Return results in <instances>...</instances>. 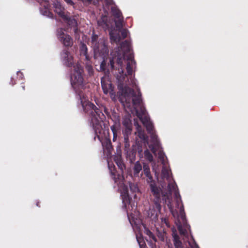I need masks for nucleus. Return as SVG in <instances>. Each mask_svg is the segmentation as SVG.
<instances>
[{
  "label": "nucleus",
  "mask_w": 248,
  "mask_h": 248,
  "mask_svg": "<svg viewBox=\"0 0 248 248\" xmlns=\"http://www.w3.org/2000/svg\"><path fill=\"white\" fill-rule=\"evenodd\" d=\"M101 83L103 92L107 94L108 93H112L113 92V88L110 81L108 79V78L105 75L101 79Z\"/></svg>",
  "instance_id": "8"
},
{
  "label": "nucleus",
  "mask_w": 248,
  "mask_h": 248,
  "mask_svg": "<svg viewBox=\"0 0 248 248\" xmlns=\"http://www.w3.org/2000/svg\"><path fill=\"white\" fill-rule=\"evenodd\" d=\"M144 157L145 159L150 162L153 161V156L150 151L146 149L144 152Z\"/></svg>",
  "instance_id": "29"
},
{
  "label": "nucleus",
  "mask_w": 248,
  "mask_h": 248,
  "mask_svg": "<svg viewBox=\"0 0 248 248\" xmlns=\"http://www.w3.org/2000/svg\"><path fill=\"white\" fill-rule=\"evenodd\" d=\"M108 168L110 171V174L111 175V177L113 179V180L114 181L115 183H117L118 182V180H120L121 178V175L119 174H117L115 169L114 168V166L113 167H110V164L109 163H108Z\"/></svg>",
  "instance_id": "18"
},
{
  "label": "nucleus",
  "mask_w": 248,
  "mask_h": 248,
  "mask_svg": "<svg viewBox=\"0 0 248 248\" xmlns=\"http://www.w3.org/2000/svg\"><path fill=\"white\" fill-rule=\"evenodd\" d=\"M10 84L12 85H14L16 84V82L15 80H14V79L13 78H11V82H10Z\"/></svg>",
  "instance_id": "47"
},
{
  "label": "nucleus",
  "mask_w": 248,
  "mask_h": 248,
  "mask_svg": "<svg viewBox=\"0 0 248 248\" xmlns=\"http://www.w3.org/2000/svg\"><path fill=\"white\" fill-rule=\"evenodd\" d=\"M52 4L54 12L61 18L65 17L66 14L65 13V9L61 2L58 0H54Z\"/></svg>",
  "instance_id": "9"
},
{
  "label": "nucleus",
  "mask_w": 248,
  "mask_h": 248,
  "mask_svg": "<svg viewBox=\"0 0 248 248\" xmlns=\"http://www.w3.org/2000/svg\"><path fill=\"white\" fill-rule=\"evenodd\" d=\"M122 200L123 207L126 209L127 205H128L130 202V198L128 194V191L127 187L124 189V194L122 195Z\"/></svg>",
  "instance_id": "15"
},
{
  "label": "nucleus",
  "mask_w": 248,
  "mask_h": 248,
  "mask_svg": "<svg viewBox=\"0 0 248 248\" xmlns=\"http://www.w3.org/2000/svg\"><path fill=\"white\" fill-rule=\"evenodd\" d=\"M130 143L129 142L124 143V152L127 151L128 150L130 149Z\"/></svg>",
  "instance_id": "39"
},
{
  "label": "nucleus",
  "mask_w": 248,
  "mask_h": 248,
  "mask_svg": "<svg viewBox=\"0 0 248 248\" xmlns=\"http://www.w3.org/2000/svg\"><path fill=\"white\" fill-rule=\"evenodd\" d=\"M36 206H38V207H40V205H39V202H37L36 203Z\"/></svg>",
  "instance_id": "50"
},
{
  "label": "nucleus",
  "mask_w": 248,
  "mask_h": 248,
  "mask_svg": "<svg viewBox=\"0 0 248 248\" xmlns=\"http://www.w3.org/2000/svg\"><path fill=\"white\" fill-rule=\"evenodd\" d=\"M70 28H74V31L75 33L78 32V23L77 20L73 17H70L67 14L65 17L62 18Z\"/></svg>",
  "instance_id": "10"
},
{
  "label": "nucleus",
  "mask_w": 248,
  "mask_h": 248,
  "mask_svg": "<svg viewBox=\"0 0 248 248\" xmlns=\"http://www.w3.org/2000/svg\"><path fill=\"white\" fill-rule=\"evenodd\" d=\"M152 194L154 197L155 207L158 213L161 209V203L170 202L169 196L167 192H163L162 188L156 184L155 181L148 183Z\"/></svg>",
  "instance_id": "4"
},
{
  "label": "nucleus",
  "mask_w": 248,
  "mask_h": 248,
  "mask_svg": "<svg viewBox=\"0 0 248 248\" xmlns=\"http://www.w3.org/2000/svg\"><path fill=\"white\" fill-rule=\"evenodd\" d=\"M134 174L135 176H138L139 173L142 170V166L139 161H137L134 165L133 168Z\"/></svg>",
  "instance_id": "23"
},
{
  "label": "nucleus",
  "mask_w": 248,
  "mask_h": 248,
  "mask_svg": "<svg viewBox=\"0 0 248 248\" xmlns=\"http://www.w3.org/2000/svg\"><path fill=\"white\" fill-rule=\"evenodd\" d=\"M143 172L144 175L147 177V182L149 183L154 181L153 177L151 174L150 169L149 165L146 163H143Z\"/></svg>",
  "instance_id": "12"
},
{
  "label": "nucleus",
  "mask_w": 248,
  "mask_h": 248,
  "mask_svg": "<svg viewBox=\"0 0 248 248\" xmlns=\"http://www.w3.org/2000/svg\"><path fill=\"white\" fill-rule=\"evenodd\" d=\"M67 3H69V4H73V1H72V0H64Z\"/></svg>",
  "instance_id": "48"
},
{
  "label": "nucleus",
  "mask_w": 248,
  "mask_h": 248,
  "mask_svg": "<svg viewBox=\"0 0 248 248\" xmlns=\"http://www.w3.org/2000/svg\"><path fill=\"white\" fill-rule=\"evenodd\" d=\"M188 228V226L186 224L183 225L180 224L178 226V229L181 236L188 238V235L187 229Z\"/></svg>",
  "instance_id": "16"
},
{
  "label": "nucleus",
  "mask_w": 248,
  "mask_h": 248,
  "mask_svg": "<svg viewBox=\"0 0 248 248\" xmlns=\"http://www.w3.org/2000/svg\"><path fill=\"white\" fill-rule=\"evenodd\" d=\"M117 79L119 82L118 88L120 93L119 100L122 103L125 102L127 104H130L131 97H133L132 99L133 105L136 107L140 106L142 103V100L141 98V93L140 91L139 90L138 93L136 95L133 89L127 86H124V84L126 85H129L137 88V85L133 76L132 75L130 78V76L126 74V77H125L124 81H121L119 79Z\"/></svg>",
  "instance_id": "3"
},
{
  "label": "nucleus",
  "mask_w": 248,
  "mask_h": 248,
  "mask_svg": "<svg viewBox=\"0 0 248 248\" xmlns=\"http://www.w3.org/2000/svg\"><path fill=\"white\" fill-rule=\"evenodd\" d=\"M115 161L119 169H120L121 170H123V167L124 166V163L122 161L121 159L120 158H117L116 159H115Z\"/></svg>",
  "instance_id": "36"
},
{
  "label": "nucleus",
  "mask_w": 248,
  "mask_h": 248,
  "mask_svg": "<svg viewBox=\"0 0 248 248\" xmlns=\"http://www.w3.org/2000/svg\"><path fill=\"white\" fill-rule=\"evenodd\" d=\"M103 109H104V111L105 113V114L107 115H109V112L108 111V109L106 107H103Z\"/></svg>",
  "instance_id": "43"
},
{
  "label": "nucleus",
  "mask_w": 248,
  "mask_h": 248,
  "mask_svg": "<svg viewBox=\"0 0 248 248\" xmlns=\"http://www.w3.org/2000/svg\"><path fill=\"white\" fill-rule=\"evenodd\" d=\"M104 148L107 150L108 154H111L113 150V147L109 139H106L105 141L102 143Z\"/></svg>",
  "instance_id": "19"
},
{
  "label": "nucleus",
  "mask_w": 248,
  "mask_h": 248,
  "mask_svg": "<svg viewBox=\"0 0 248 248\" xmlns=\"http://www.w3.org/2000/svg\"><path fill=\"white\" fill-rule=\"evenodd\" d=\"M138 137L144 142H147L148 140V137L145 133L144 131L141 130V128L140 125H138Z\"/></svg>",
  "instance_id": "22"
},
{
  "label": "nucleus",
  "mask_w": 248,
  "mask_h": 248,
  "mask_svg": "<svg viewBox=\"0 0 248 248\" xmlns=\"http://www.w3.org/2000/svg\"><path fill=\"white\" fill-rule=\"evenodd\" d=\"M188 246L186 247V248H200L198 245L195 243L191 244L190 242H188Z\"/></svg>",
  "instance_id": "38"
},
{
  "label": "nucleus",
  "mask_w": 248,
  "mask_h": 248,
  "mask_svg": "<svg viewBox=\"0 0 248 248\" xmlns=\"http://www.w3.org/2000/svg\"><path fill=\"white\" fill-rule=\"evenodd\" d=\"M74 72L71 76V84L75 89L78 99L80 100L85 113L90 115L91 119V124L94 130L95 134L98 140H102L101 134L103 132L101 123L105 119L106 117L102 110L98 108L93 103L87 101L83 92L79 89H76L77 86H82L83 78L82 73L83 69L81 66L78 63L74 65Z\"/></svg>",
  "instance_id": "1"
},
{
  "label": "nucleus",
  "mask_w": 248,
  "mask_h": 248,
  "mask_svg": "<svg viewBox=\"0 0 248 248\" xmlns=\"http://www.w3.org/2000/svg\"><path fill=\"white\" fill-rule=\"evenodd\" d=\"M106 63L105 61H103L100 64V69L101 70L104 71L106 73V75L107 74V73H109V70L106 71Z\"/></svg>",
  "instance_id": "37"
},
{
  "label": "nucleus",
  "mask_w": 248,
  "mask_h": 248,
  "mask_svg": "<svg viewBox=\"0 0 248 248\" xmlns=\"http://www.w3.org/2000/svg\"><path fill=\"white\" fill-rule=\"evenodd\" d=\"M110 129L113 133V141H115L117 140V133L119 129L115 124L111 125L110 126Z\"/></svg>",
  "instance_id": "24"
},
{
  "label": "nucleus",
  "mask_w": 248,
  "mask_h": 248,
  "mask_svg": "<svg viewBox=\"0 0 248 248\" xmlns=\"http://www.w3.org/2000/svg\"><path fill=\"white\" fill-rule=\"evenodd\" d=\"M150 247L151 248H156L155 243H150Z\"/></svg>",
  "instance_id": "46"
},
{
  "label": "nucleus",
  "mask_w": 248,
  "mask_h": 248,
  "mask_svg": "<svg viewBox=\"0 0 248 248\" xmlns=\"http://www.w3.org/2000/svg\"><path fill=\"white\" fill-rule=\"evenodd\" d=\"M128 30L122 29L121 30L111 31L109 32L110 39L111 42L119 44L122 39L127 37Z\"/></svg>",
  "instance_id": "6"
},
{
  "label": "nucleus",
  "mask_w": 248,
  "mask_h": 248,
  "mask_svg": "<svg viewBox=\"0 0 248 248\" xmlns=\"http://www.w3.org/2000/svg\"><path fill=\"white\" fill-rule=\"evenodd\" d=\"M57 36L63 45L66 47H70L73 46V40L72 38L67 34L64 33V30L59 28L57 31Z\"/></svg>",
  "instance_id": "5"
},
{
  "label": "nucleus",
  "mask_w": 248,
  "mask_h": 248,
  "mask_svg": "<svg viewBox=\"0 0 248 248\" xmlns=\"http://www.w3.org/2000/svg\"><path fill=\"white\" fill-rule=\"evenodd\" d=\"M41 13L44 16H46L50 18H53V14L49 11V4L48 0L44 2L43 8L41 9Z\"/></svg>",
  "instance_id": "13"
},
{
  "label": "nucleus",
  "mask_w": 248,
  "mask_h": 248,
  "mask_svg": "<svg viewBox=\"0 0 248 248\" xmlns=\"http://www.w3.org/2000/svg\"><path fill=\"white\" fill-rule=\"evenodd\" d=\"M121 49L124 51L122 56L117 54V56L110 58L108 66L110 67L112 73L117 79L124 81L126 74L132 77L133 67L136 66L134 59V54L131 52L130 42L126 40L120 44Z\"/></svg>",
  "instance_id": "2"
},
{
  "label": "nucleus",
  "mask_w": 248,
  "mask_h": 248,
  "mask_svg": "<svg viewBox=\"0 0 248 248\" xmlns=\"http://www.w3.org/2000/svg\"><path fill=\"white\" fill-rule=\"evenodd\" d=\"M98 36L96 34H93L92 36V43L93 45H94V47H95V50H96L98 49V46H97V40H98Z\"/></svg>",
  "instance_id": "31"
},
{
  "label": "nucleus",
  "mask_w": 248,
  "mask_h": 248,
  "mask_svg": "<svg viewBox=\"0 0 248 248\" xmlns=\"http://www.w3.org/2000/svg\"><path fill=\"white\" fill-rule=\"evenodd\" d=\"M137 107L140 108V110H136V115L140 121H142V120H144V117L145 116V115L146 114L145 108L141 105Z\"/></svg>",
  "instance_id": "17"
},
{
  "label": "nucleus",
  "mask_w": 248,
  "mask_h": 248,
  "mask_svg": "<svg viewBox=\"0 0 248 248\" xmlns=\"http://www.w3.org/2000/svg\"><path fill=\"white\" fill-rule=\"evenodd\" d=\"M181 215V218L183 221L184 224H186V215L185 214H182Z\"/></svg>",
  "instance_id": "40"
},
{
  "label": "nucleus",
  "mask_w": 248,
  "mask_h": 248,
  "mask_svg": "<svg viewBox=\"0 0 248 248\" xmlns=\"http://www.w3.org/2000/svg\"><path fill=\"white\" fill-rule=\"evenodd\" d=\"M124 142H129L128 136H127L126 135L124 136Z\"/></svg>",
  "instance_id": "41"
},
{
  "label": "nucleus",
  "mask_w": 248,
  "mask_h": 248,
  "mask_svg": "<svg viewBox=\"0 0 248 248\" xmlns=\"http://www.w3.org/2000/svg\"><path fill=\"white\" fill-rule=\"evenodd\" d=\"M158 158L160 160L161 163L163 165L165 164V153L162 151H159L158 153Z\"/></svg>",
  "instance_id": "33"
},
{
  "label": "nucleus",
  "mask_w": 248,
  "mask_h": 248,
  "mask_svg": "<svg viewBox=\"0 0 248 248\" xmlns=\"http://www.w3.org/2000/svg\"><path fill=\"white\" fill-rule=\"evenodd\" d=\"M146 234L149 237L150 239H152V240H153L155 242L157 241L156 238L155 236V235L150 230H146Z\"/></svg>",
  "instance_id": "35"
},
{
  "label": "nucleus",
  "mask_w": 248,
  "mask_h": 248,
  "mask_svg": "<svg viewBox=\"0 0 248 248\" xmlns=\"http://www.w3.org/2000/svg\"><path fill=\"white\" fill-rule=\"evenodd\" d=\"M19 73L21 74V75H22V74L21 73H20V72H17V74H18Z\"/></svg>",
  "instance_id": "51"
},
{
  "label": "nucleus",
  "mask_w": 248,
  "mask_h": 248,
  "mask_svg": "<svg viewBox=\"0 0 248 248\" xmlns=\"http://www.w3.org/2000/svg\"><path fill=\"white\" fill-rule=\"evenodd\" d=\"M180 215L182 214H185L184 212V209L183 206L181 207L180 209Z\"/></svg>",
  "instance_id": "44"
},
{
  "label": "nucleus",
  "mask_w": 248,
  "mask_h": 248,
  "mask_svg": "<svg viewBox=\"0 0 248 248\" xmlns=\"http://www.w3.org/2000/svg\"><path fill=\"white\" fill-rule=\"evenodd\" d=\"M115 25L118 31L121 30L123 28V17L117 18L115 20Z\"/></svg>",
  "instance_id": "25"
},
{
  "label": "nucleus",
  "mask_w": 248,
  "mask_h": 248,
  "mask_svg": "<svg viewBox=\"0 0 248 248\" xmlns=\"http://www.w3.org/2000/svg\"><path fill=\"white\" fill-rule=\"evenodd\" d=\"M21 87L22 88V90H23V91H24V90H25V85H24V83H22V84H21Z\"/></svg>",
  "instance_id": "49"
},
{
  "label": "nucleus",
  "mask_w": 248,
  "mask_h": 248,
  "mask_svg": "<svg viewBox=\"0 0 248 248\" xmlns=\"http://www.w3.org/2000/svg\"><path fill=\"white\" fill-rule=\"evenodd\" d=\"M61 57L62 60L66 66L69 67L74 66L73 57L70 55L68 50L63 49L61 53Z\"/></svg>",
  "instance_id": "7"
},
{
  "label": "nucleus",
  "mask_w": 248,
  "mask_h": 248,
  "mask_svg": "<svg viewBox=\"0 0 248 248\" xmlns=\"http://www.w3.org/2000/svg\"><path fill=\"white\" fill-rule=\"evenodd\" d=\"M151 151L153 153H154L155 155H156V149L154 147H153L152 148H151Z\"/></svg>",
  "instance_id": "45"
},
{
  "label": "nucleus",
  "mask_w": 248,
  "mask_h": 248,
  "mask_svg": "<svg viewBox=\"0 0 248 248\" xmlns=\"http://www.w3.org/2000/svg\"><path fill=\"white\" fill-rule=\"evenodd\" d=\"M122 124L124 127H132L131 121L129 118L125 117L123 119Z\"/></svg>",
  "instance_id": "28"
},
{
  "label": "nucleus",
  "mask_w": 248,
  "mask_h": 248,
  "mask_svg": "<svg viewBox=\"0 0 248 248\" xmlns=\"http://www.w3.org/2000/svg\"><path fill=\"white\" fill-rule=\"evenodd\" d=\"M138 241L139 243L140 248H145L146 246H145L144 243H143L142 244H141V242H140L139 240L138 239Z\"/></svg>",
  "instance_id": "42"
},
{
  "label": "nucleus",
  "mask_w": 248,
  "mask_h": 248,
  "mask_svg": "<svg viewBox=\"0 0 248 248\" xmlns=\"http://www.w3.org/2000/svg\"><path fill=\"white\" fill-rule=\"evenodd\" d=\"M132 127H125V129L123 131L124 136H129L131 133Z\"/></svg>",
  "instance_id": "34"
},
{
  "label": "nucleus",
  "mask_w": 248,
  "mask_h": 248,
  "mask_svg": "<svg viewBox=\"0 0 248 248\" xmlns=\"http://www.w3.org/2000/svg\"><path fill=\"white\" fill-rule=\"evenodd\" d=\"M127 158H128L130 162H133L135 160L137 154V150L136 147L132 146V148L128 150L127 151L124 152Z\"/></svg>",
  "instance_id": "11"
},
{
  "label": "nucleus",
  "mask_w": 248,
  "mask_h": 248,
  "mask_svg": "<svg viewBox=\"0 0 248 248\" xmlns=\"http://www.w3.org/2000/svg\"><path fill=\"white\" fill-rule=\"evenodd\" d=\"M173 243L175 248H184L182 242L180 240L179 236L177 234L173 235Z\"/></svg>",
  "instance_id": "21"
},
{
  "label": "nucleus",
  "mask_w": 248,
  "mask_h": 248,
  "mask_svg": "<svg viewBox=\"0 0 248 248\" xmlns=\"http://www.w3.org/2000/svg\"><path fill=\"white\" fill-rule=\"evenodd\" d=\"M80 54L81 56L85 57V59L87 61H90V57L88 55L87 47L86 45L83 44L80 47Z\"/></svg>",
  "instance_id": "20"
},
{
  "label": "nucleus",
  "mask_w": 248,
  "mask_h": 248,
  "mask_svg": "<svg viewBox=\"0 0 248 248\" xmlns=\"http://www.w3.org/2000/svg\"><path fill=\"white\" fill-rule=\"evenodd\" d=\"M149 134L151 136L152 142H154L155 145H158V141L157 135L154 132H153L152 133H150Z\"/></svg>",
  "instance_id": "30"
},
{
  "label": "nucleus",
  "mask_w": 248,
  "mask_h": 248,
  "mask_svg": "<svg viewBox=\"0 0 248 248\" xmlns=\"http://www.w3.org/2000/svg\"><path fill=\"white\" fill-rule=\"evenodd\" d=\"M113 16L115 18L123 17L121 11L117 8H113L111 9Z\"/></svg>",
  "instance_id": "26"
},
{
  "label": "nucleus",
  "mask_w": 248,
  "mask_h": 248,
  "mask_svg": "<svg viewBox=\"0 0 248 248\" xmlns=\"http://www.w3.org/2000/svg\"><path fill=\"white\" fill-rule=\"evenodd\" d=\"M143 125L146 127V130L149 134L152 133L154 132V126L152 123L149 121L147 116L144 117V120L141 121Z\"/></svg>",
  "instance_id": "14"
},
{
  "label": "nucleus",
  "mask_w": 248,
  "mask_h": 248,
  "mask_svg": "<svg viewBox=\"0 0 248 248\" xmlns=\"http://www.w3.org/2000/svg\"><path fill=\"white\" fill-rule=\"evenodd\" d=\"M87 62H88L86 63V68L88 70L89 74L91 76L93 74V69L91 64L90 63V61Z\"/></svg>",
  "instance_id": "32"
},
{
  "label": "nucleus",
  "mask_w": 248,
  "mask_h": 248,
  "mask_svg": "<svg viewBox=\"0 0 248 248\" xmlns=\"http://www.w3.org/2000/svg\"><path fill=\"white\" fill-rule=\"evenodd\" d=\"M170 171L166 167H163L161 171V177L163 178L169 179L170 178Z\"/></svg>",
  "instance_id": "27"
}]
</instances>
